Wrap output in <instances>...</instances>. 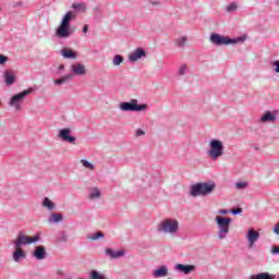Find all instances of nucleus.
<instances>
[{"instance_id": "nucleus-1", "label": "nucleus", "mask_w": 279, "mask_h": 279, "mask_svg": "<svg viewBox=\"0 0 279 279\" xmlns=\"http://www.w3.org/2000/svg\"><path fill=\"white\" fill-rule=\"evenodd\" d=\"M75 19V13L72 11H69L63 16L59 27L56 29V36L58 38H69L71 34H73V31H71V21Z\"/></svg>"}, {"instance_id": "nucleus-2", "label": "nucleus", "mask_w": 279, "mask_h": 279, "mask_svg": "<svg viewBox=\"0 0 279 279\" xmlns=\"http://www.w3.org/2000/svg\"><path fill=\"white\" fill-rule=\"evenodd\" d=\"M215 191V183H197L191 186L190 195L197 197L198 195H210Z\"/></svg>"}, {"instance_id": "nucleus-3", "label": "nucleus", "mask_w": 279, "mask_h": 279, "mask_svg": "<svg viewBox=\"0 0 279 279\" xmlns=\"http://www.w3.org/2000/svg\"><path fill=\"white\" fill-rule=\"evenodd\" d=\"M215 221L218 226V238L220 240L226 239V234L230 232V223H232V218L216 216Z\"/></svg>"}, {"instance_id": "nucleus-4", "label": "nucleus", "mask_w": 279, "mask_h": 279, "mask_svg": "<svg viewBox=\"0 0 279 279\" xmlns=\"http://www.w3.org/2000/svg\"><path fill=\"white\" fill-rule=\"evenodd\" d=\"M207 155L211 160L221 158V156H223V142L219 140H211Z\"/></svg>"}, {"instance_id": "nucleus-5", "label": "nucleus", "mask_w": 279, "mask_h": 279, "mask_svg": "<svg viewBox=\"0 0 279 279\" xmlns=\"http://www.w3.org/2000/svg\"><path fill=\"white\" fill-rule=\"evenodd\" d=\"M34 92L33 88H28L23 90L22 93H19L14 96L11 97V100L9 102V106L15 108L16 112H19V110H21L22 106H23V101H25V97L27 95H32V93Z\"/></svg>"}, {"instance_id": "nucleus-6", "label": "nucleus", "mask_w": 279, "mask_h": 279, "mask_svg": "<svg viewBox=\"0 0 279 279\" xmlns=\"http://www.w3.org/2000/svg\"><path fill=\"white\" fill-rule=\"evenodd\" d=\"M243 40H245V38H243V37H240V38H236V39H231L229 37H223L219 34H213L210 36V41L214 45H218V46H221V45H236L238 43H243Z\"/></svg>"}, {"instance_id": "nucleus-7", "label": "nucleus", "mask_w": 279, "mask_h": 279, "mask_svg": "<svg viewBox=\"0 0 279 279\" xmlns=\"http://www.w3.org/2000/svg\"><path fill=\"white\" fill-rule=\"evenodd\" d=\"M119 108L122 112H141L142 110H147V105H138V101L133 99L131 102H121Z\"/></svg>"}, {"instance_id": "nucleus-8", "label": "nucleus", "mask_w": 279, "mask_h": 279, "mask_svg": "<svg viewBox=\"0 0 279 279\" xmlns=\"http://www.w3.org/2000/svg\"><path fill=\"white\" fill-rule=\"evenodd\" d=\"M36 241H40V235L29 236L20 232L14 240L15 247H22V245H32V243H36Z\"/></svg>"}, {"instance_id": "nucleus-9", "label": "nucleus", "mask_w": 279, "mask_h": 279, "mask_svg": "<svg viewBox=\"0 0 279 279\" xmlns=\"http://www.w3.org/2000/svg\"><path fill=\"white\" fill-rule=\"evenodd\" d=\"M159 230L161 232L175 234V232H178V222L177 220H165L163 222H161Z\"/></svg>"}, {"instance_id": "nucleus-10", "label": "nucleus", "mask_w": 279, "mask_h": 279, "mask_svg": "<svg viewBox=\"0 0 279 279\" xmlns=\"http://www.w3.org/2000/svg\"><path fill=\"white\" fill-rule=\"evenodd\" d=\"M246 239L248 241V247H254V243H256V241H258V239H260V233H258L254 229H250L246 234Z\"/></svg>"}, {"instance_id": "nucleus-11", "label": "nucleus", "mask_w": 279, "mask_h": 279, "mask_svg": "<svg viewBox=\"0 0 279 279\" xmlns=\"http://www.w3.org/2000/svg\"><path fill=\"white\" fill-rule=\"evenodd\" d=\"M33 256H35L37 260H45L47 258V248L43 245L36 246Z\"/></svg>"}, {"instance_id": "nucleus-12", "label": "nucleus", "mask_w": 279, "mask_h": 279, "mask_svg": "<svg viewBox=\"0 0 279 279\" xmlns=\"http://www.w3.org/2000/svg\"><path fill=\"white\" fill-rule=\"evenodd\" d=\"M146 56L145 50L137 48L135 51L130 53L129 60L131 62H137V60H141V58H145Z\"/></svg>"}, {"instance_id": "nucleus-13", "label": "nucleus", "mask_w": 279, "mask_h": 279, "mask_svg": "<svg viewBox=\"0 0 279 279\" xmlns=\"http://www.w3.org/2000/svg\"><path fill=\"white\" fill-rule=\"evenodd\" d=\"M71 134V129H62L59 132V137L62 138L65 143H75V137L69 135Z\"/></svg>"}, {"instance_id": "nucleus-14", "label": "nucleus", "mask_w": 279, "mask_h": 279, "mask_svg": "<svg viewBox=\"0 0 279 279\" xmlns=\"http://www.w3.org/2000/svg\"><path fill=\"white\" fill-rule=\"evenodd\" d=\"M27 254L25 253V251H23V248H21V246H15V251L13 252V260L15 263H21V260H23V258H26Z\"/></svg>"}, {"instance_id": "nucleus-15", "label": "nucleus", "mask_w": 279, "mask_h": 279, "mask_svg": "<svg viewBox=\"0 0 279 279\" xmlns=\"http://www.w3.org/2000/svg\"><path fill=\"white\" fill-rule=\"evenodd\" d=\"M4 82L8 86H12V84H14V82H16V75H14V72L5 71L4 72Z\"/></svg>"}, {"instance_id": "nucleus-16", "label": "nucleus", "mask_w": 279, "mask_h": 279, "mask_svg": "<svg viewBox=\"0 0 279 279\" xmlns=\"http://www.w3.org/2000/svg\"><path fill=\"white\" fill-rule=\"evenodd\" d=\"M178 271H182V274L189 275L191 271L195 270V266L193 265H184V264H178L175 266Z\"/></svg>"}, {"instance_id": "nucleus-17", "label": "nucleus", "mask_w": 279, "mask_h": 279, "mask_svg": "<svg viewBox=\"0 0 279 279\" xmlns=\"http://www.w3.org/2000/svg\"><path fill=\"white\" fill-rule=\"evenodd\" d=\"M169 274V269L166 266H161L153 271L154 278H165Z\"/></svg>"}, {"instance_id": "nucleus-18", "label": "nucleus", "mask_w": 279, "mask_h": 279, "mask_svg": "<svg viewBox=\"0 0 279 279\" xmlns=\"http://www.w3.org/2000/svg\"><path fill=\"white\" fill-rule=\"evenodd\" d=\"M272 121H276V114L271 111H266L260 118L262 123H272Z\"/></svg>"}, {"instance_id": "nucleus-19", "label": "nucleus", "mask_w": 279, "mask_h": 279, "mask_svg": "<svg viewBox=\"0 0 279 279\" xmlns=\"http://www.w3.org/2000/svg\"><path fill=\"white\" fill-rule=\"evenodd\" d=\"M72 71L75 75H86V68L81 63L72 65Z\"/></svg>"}, {"instance_id": "nucleus-20", "label": "nucleus", "mask_w": 279, "mask_h": 279, "mask_svg": "<svg viewBox=\"0 0 279 279\" xmlns=\"http://www.w3.org/2000/svg\"><path fill=\"white\" fill-rule=\"evenodd\" d=\"M63 58L68 60H75L77 58V54L72 49L65 48L61 51Z\"/></svg>"}, {"instance_id": "nucleus-21", "label": "nucleus", "mask_w": 279, "mask_h": 279, "mask_svg": "<svg viewBox=\"0 0 279 279\" xmlns=\"http://www.w3.org/2000/svg\"><path fill=\"white\" fill-rule=\"evenodd\" d=\"M107 256H110L111 258H121V256L125 255V252L123 251H113L112 248L106 250Z\"/></svg>"}, {"instance_id": "nucleus-22", "label": "nucleus", "mask_w": 279, "mask_h": 279, "mask_svg": "<svg viewBox=\"0 0 279 279\" xmlns=\"http://www.w3.org/2000/svg\"><path fill=\"white\" fill-rule=\"evenodd\" d=\"M248 279H276V275H270L269 272H260L250 276Z\"/></svg>"}, {"instance_id": "nucleus-23", "label": "nucleus", "mask_w": 279, "mask_h": 279, "mask_svg": "<svg viewBox=\"0 0 279 279\" xmlns=\"http://www.w3.org/2000/svg\"><path fill=\"white\" fill-rule=\"evenodd\" d=\"M44 208H47L48 210H53L56 208V204L49 199V197H45L43 201Z\"/></svg>"}, {"instance_id": "nucleus-24", "label": "nucleus", "mask_w": 279, "mask_h": 279, "mask_svg": "<svg viewBox=\"0 0 279 279\" xmlns=\"http://www.w3.org/2000/svg\"><path fill=\"white\" fill-rule=\"evenodd\" d=\"M73 10H77L78 12H86L87 7L86 3L80 2V3H73L72 4Z\"/></svg>"}, {"instance_id": "nucleus-25", "label": "nucleus", "mask_w": 279, "mask_h": 279, "mask_svg": "<svg viewBox=\"0 0 279 279\" xmlns=\"http://www.w3.org/2000/svg\"><path fill=\"white\" fill-rule=\"evenodd\" d=\"M101 197V192L97 187H93L89 193L90 199H99Z\"/></svg>"}, {"instance_id": "nucleus-26", "label": "nucleus", "mask_w": 279, "mask_h": 279, "mask_svg": "<svg viewBox=\"0 0 279 279\" xmlns=\"http://www.w3.org/2000/svg\"><path fill=\"white\" fill-rule=\"evenodd\" d=\"M69 80H73V74H68L61 78L56 80L54 84L57 85L64 84V82H69Z\"/></svg>"}, {"instance_id": "nucleus-27", "label": "nucleus", "mask_w": 279, "mask_h": 279, "mask_svg": "<svg viewBox=\"0 0 279 279\" xmlns=\"http://www.w3.org/2000/svg\"><path fill=\"white\" fill-rule=\"evenodd\" d=\"M123 57L121 56V54H116L114 57H113V60H112V62H113V66H120L121 65V63L123 62Z\"/></svg>"}, {"instance_id": "nucleus-28", "label": "nucleus", "mask_w": 279, "mask_h": 279, "mask_svg": "<svg viewBox=\"0 0 279 279\" xmlns=\"http://www.w3.org/2000/svg\"><path fill=\"white\" fill-rule=\"evenodd\" d=\"M51 221H54L56 223H58L59 221H62V215L60 214H51Z\"/></svg>"}, {"instance_id": "nucleus-29", "label": "nucleus", "mask_w": 279, "mask_h": 279, "mask_svg": "<svg viewBox=\"0 0 279 279\" xmlns=\"http://www.w3.org/2000/svg\"><path fill=\"white\" fill-rule=\"evenodd\" d=\"M81 162H82L83 167H85V169H90L92 171H93V169H95V166H93V163H90L87 160L83 159Z\"/></svg>"}, {"instance_id": "nucleus-30", "label": "nucleus", "mask_w": 279, "mask_h": 279, "mask_svg": "<svg viewBox=\"0 0 279 279\" xmlns=\"http://www.w3.org/2000/svg\"><path fill=\"white\" fill-rule=\"evenodd\" d=\"M175 45H178V47H183V45H186V37H181L177 39Z\"/></svg>"}, {"instance_id": "nucleus-31", "label": "nucleus", "mask_w": 279, "mask_h": 279, "mask_svg": "<svg viewBox=\"0 0 279 279\" xmlns=\"http://www.w3.org/2000/svg\"><path fill=\"white\" fill-rule=\"evenodd\" d=\"M235 189H238V190L247 189V182H238V183H235Z\"/></svg>"}, {"instance_id": "nucleus-32", "label": "nucleus", "mask_w": 279, "mask_h": 279, "mask_svg": "<svg viewBox=\"0 0 279 279\" xmlns=\"http://www.w3.org/2000/svg\"><path fill=\"white\" fill-rule=\"evenodd\" d=\"M239 7L236 5V3H231L227 7V11L229 12H234V10H236Z\"/></svg>"}, {"instance_id": "nucleus-33", "label": "nucleus", "mask_w": 279, "mask_h": 279, "mask_svg": "<svg viewBox=\"0 0 279 279\" xmlns=\"http://www.w3.org/2000/svg\"><path fill=\"white\" fill-rule=\"evenodd\" d=\"M104 236V232H97L94 234V236L92 238L94 241H97V239H102Z\"/></svg>"}, {"instance_id": "nucleus-34", "label": "nucleus", "mask_w": 279, "mask_h": 279, "mask_svg": "<svg viewBox=\"0 0 279 279\" xmlns=\"http://www.w3.org/2000/svg\"><path fill=\"white\" fill-rule=\"evenodd\" d=\"M5 62H8V57L0 54V66L5 64Z\"/></svg>"}, {"instance_id": "nucleus-35", "label": "nucleus", "mask_w": 279, "mask_h": 279, "mask_svg": "<svg viewBox=\"0 0 279 279\" xmlns=\"http://www.w3.org/2000/svg\"><path fill=\"white\" fill-rule=\"evenodd\" d=\"M232 215H241L243 213V208H235L231 210Z\"/></svg>"}, {"instance_id": "nucleus-36", "label": "nucleus", "mask_w": 279, "mask_h": 279, "mask_svg": "<svg viewBox=\"0 0 279 279\" xmlns=\"http://www.w3.org/2000/svg\"><path fill=\"white\" fill-rule=\"evenodd\" d=\"M272 66H275V73H279V60L272 62Z\"/></svg>"}, {"instance_id": "nucleus-37", "label": "nucleus", "mask_w": 279, "mask_h": 279, "mask_svg": "<svg viewBox=\"0 0 279 279\" xmlns=\"http://www.w3.org/2000/svg\"><path fill=\"white\" fill-rule=\"evenodd\" d=\"M180 75H184L186 73V65H182L179 70Z\"/></svg>"}, {"instance_id": "nucleus-38", "label": "nucleus", "mask_w": 279, "mask_h": 279, "mask_svg": "<svg viewBox=\"0 0 279 279\" xmlns=\"http://www.w3.org/2000/svg\"><path fill=\"white\" fill-rule=\"evenodd\" d=\"M272 232H275V234H279V222L274 227Z\"/></svg>"}, {"instance_id": "nucleus-39", "label": "nucleus", "mask_w": 279, "mask_h": 279, "mask_svg": "<svg viewBox=\"0 0 279 279\" xmlns=\"http://www.w3.org/2000/svg\"><path fill=\"white\" fill-rule=\"evenodd\" d=\"M136 135H137V136H143V135H145V131L138 129V130L136 131Z\"/></svg>"}, {"instance_id": "nucleus-40", "label": "nucleus", "mask_w": 279, "mask_h": 279, "mask_svg": "<svg viewBox=\"0 0 279 279\" xmlns=\"http://www.w3.org/2000/svg\"><path fill=\"white\" fill-rule=\"evenodd\" d=\"M218 215H228V209H220Z\"/></svg>"}, {"instance_id": "nucleus-41", "label": "nucleus", "mask_w": 279, "mask_h": 279, "mask_svg": "<svg viewBox=\"0 0 279 279\" xmlns=\"http://www.w3.org/2000/svg\"><path fill=\"white\" fill-rule=\"evenodd\" d=\"M272 254H279V246H275L271 250Z\"/></svg>"}, {"instance_id": "nucleus-42", "label": "nucleus", "mask_w": 279, "mask_h": 279, "mask_svg": "<svg viewBox=\"0 0 279 279\" xmlns=\"http://www.w3.org/2000/svg\"><path fill=\"white\" fill-rule=\"evenodd\" d=\"M86 32H88V24H86V25L83 27V34H86Z\"/></svg>"}, {"instance_id": "nucleus-43", "label": "nucleus", "mask_w": 279, "mask_h": 279, "mask_svg": "<svg viewBox=\"0 0 279 279\" xmlns=\"http://www.w3.org/2000/svg\"><path fill=\"white\" fill-rule=\"evenodd\" d=\"M59 69H60V71H62V69H64V65H60Z\"/></svg>"}, {"instance_id": "nucleus-44", "label": "nucleus", "mask_w": 279, "mask_h": 279, "mask_svg": "<svg viewBox=\"0 0 279 279\" xmlns=\"http://www.w3.org/2000/svg\"><path fill=\"white\" fill-rule=\"evenodd\" d=\"M0 107H1V102H0Z\"/></svg>"}, {"instance_id": "nucleus-45", "label": "nucleus", "mask_w": 279, "mask_h": 279, "mask_svg": "<svg viewBox=\"0 0 279 279\" xmlns=\"http://www.w3.org/2000/svg\"><path fill=\"white\" fill-rule=\"evenodd\" d=\"M278 279H279V277H278Z\"/></svg>"}]
</instances>
